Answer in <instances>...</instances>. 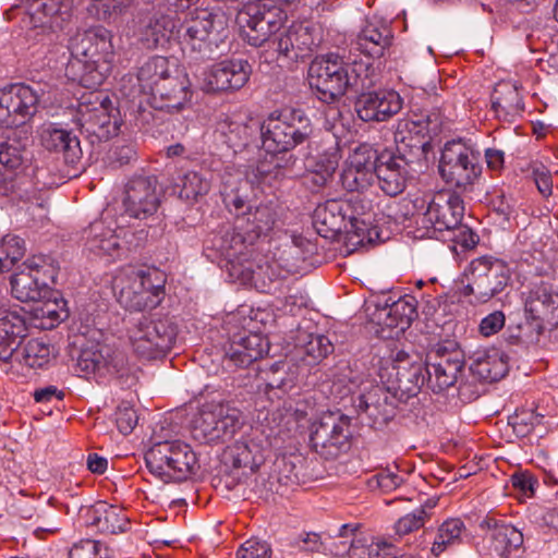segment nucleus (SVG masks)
<instances>
[{"instance_id":"c9c22d12","label":"nucleus","mask_w":558,"mask_h":558,"mask_svg":"<svg viewBox=\"0 0 558 558\" xmlns=\"http://www.w3.org/2000/svg\"><path fill=\"white\" fill-rule=\"evenodd\" d=\"M222 463L227 478H231V482L227 481L228 486L243 482L258 468L253 450L245 441H236L229 446L222 453Z\"/></svg>"},{"instance_id":"603ef678","label":"nucleus","mask_w":558,"mask_h":558,"mask_svg":"<svg viewBox=\"0 0 558 558\" xmlns=\"http://www.w3.org/2000/svg\"><path fill=\"white\" fill-rule=\"evenodd\" d=\"M464 523L460 519L446 520L438 529L432 546V553L439 556L447 547L459 544Z\"/></svg>"},{"instance_id":"864d4df0","label":"nucleus","mask_w":558,"mask_h":558,"mask_svg":"<svg viewBox=\"0 0 558 558\" xmlns=\"http://www.w3.org/2000/svg\"><path fill=\"white\" fill-rule=\"evenodd\" d=\"M543 420L544 415L535 413L532 409H520L509 416L508 423L519 437H525L537 428L539 429V436H542Z\"/></svg>"},{"instance_id":"79ce46f5","label":"nucleus","mask_w":558,"mask_h":558,"mask_svg":"<svg viewBox=\"0 0 558 558\" xmlns=\"http://www.w3.org/2000/svg\"><path fill=\"white\" fill-rule=\"evenodd\" d=\"M26 331L24 319L12 312L0 313V362L10 363Z\"/></svg>"},{"instance_id":"9b49d317","label":"nucleus","mask_w":558,"mask_h":558,"mask_svg":"<svg viewBox=\"0 0 558 558\" xmlns=\"http://www.w3.org/2000/svg\"><path fill=\"white\" fill-rule=\"evenodd\" d=\"M180 20L175 10L156 0L136 15L138 40L147 49L163 47L170 40L181 38Z\"/></svg>"},{"instance_id":"3c124183","label":"nucleus","mask_w":558,"mask_h":558,"mask_svg":"<svg viewBox=\"0 0 558 558\" xmlns=\"http://www.w3.org/2000/svg\"><path fill=\"white\" fill-rule=\"evenodd\" d=\"M87 245L96 254L112 255L119 248V240L114 231L106 228L101 221L89 226L87 231Z\"/></svg>"},{"instance_id":"0e129e2a","label":"nucleus","mask_w":558,"mask_h":558,"mask_svg":"<svg viewBox=\"0 0 558 558\" xmlns=\"http://www.w3.org/2000/svg\"><path fill=\"white\" fill-rule=\"evenodd\" d=\"M138 421V416L136 411L126 403H122L118 407L116 412V422L118 429L123 435H129L132 433L134 427L136 426Z\"/></svg>"},{"instance_id":"20e7f679","label":"nucleus","mask_w":558,"mask_h":558,"mask_svg":"<svg viewBox=\"0 0 558 558\" xmlns=\"http://www.w3.org/2000/svg\"><path fill=\"white\" fill-rule=\"evenodd\" d=\"M265 153H289L313 133L311 119L301 109L271 112L258 128Z\"/></svg>"},{"instance_id":"13d9d810","label":"nucleus","mask_w":558,"mask_h":558,"mask_svg":"<svg viewBox=\"0 0 558 558\" xmlns=\"http://www.w3.org/2000/svg\"><path fill=\"white\" fill-rule=\"evenodd\" d=\"M278 278L279 274L277 265L275 263H270L265 256L260 255L251 286L260 292L269 293Z\"/></svg>"},{"instance_id":"09e8293b","label":"nucleus","mask_w":558,"mask_h":558,"mask_svg":"<svg viewBox=\"0 0 558 558\" xmlns=\"http://www.w3.org/2000/svg\"><path fill=\"white\" fill-rule=\"evenodd\" d=\"M472 374L480 380L497 381L501 379L508 371L506 361L497 351L490 353H478L470 366Z\"/></svg>"},{"instance_id":"a19ab883","label":"nucleus","mask_w":558,"mask_h":558,"mask_svg":"<svg viewBox=\"0 0 558 558\" xmlns=\"http://www.w3.org/2000/svg\"><path fill=\"white\" fill-rule=\"evenodd\" d=\"M257 128L250 123L234 119L228 114H221L216 124V134L234 153L244 149L256 133Z\"/></svg>"},{"instance_id":"5fc2aeb1","label":"nucleus","mask_w":558,"mask_h":558,"mask_svg":"<svg viewBox=\"0 0 558 558\" xmlns=\"http://www.w3.org/2000/svg\"><path fill=\"white\" fill-rule=\"evenodd\" d=\"M25 242L16 235H5L0 241V274L9 271L25 255Z\"/></svg>"},{"instance_id":"338daca9","label":"nucleus","mask_w":558,"mask_h":558,"mask_svg":"<svg viewBox=\"0 0 558 558\" xmlns=\"http://www.w3.org/2000/svg\"><path fill=\"white\" fill-rule=\"evenodd\" d=\"M425 523L424 520V510H414L412 513H409L402 518H400L395 527L396 532L399 535H407L415 530L422 527Z\"/></svg>"},{"instance_id":"dca6fc26","label":"nucleus","mask_w":558,"mask_h":558,"mask_svg":"<svg viewBox=\"0 0 558 558\" xmlns=\"http://www.w3.org/2000/svg\"><path fill=\"white\" fill-rule=\"evenodd\" d=\"M242 425L239 410L223 403H206L194 421V437L205 442L231 438Z\"/></svg>"},{"instance_id":"e2e57ef3","label":"nucleus","mask_w":558,"mask_h":558,"mask_svg":"<svg viewBox=\"0 0 558 558\" xmlns=\"http://www.w3.org/2000/svg\"><path fill=\"white\" fill-rule=\"evenodd\" d=\"M254 4L260 8V15L270 24L272 29L280 32L283 22L287 19L286 12L278 4L269 3L265 0H255Z\"/></svg>"},{"instance_id":"7c9ffc66","label":"nucleus","mask_w":558,"mask_h":558,"mask_svg":"<svg viewBox=\"0 0 558 558\" xmlns=\"http://www.w3.org/2000/svg\"><path fill=\"white\" fill-rule=\"evenodd\" d=\"M442 351H446V349L439 348L437 350L439 361L426 363V387L435 393L453 386L464 366L459 351H452L449 354Z\"/></svg>"},{"instance_id":"6ab92c4d","label":"nucleus","mask_w":558,"mask_h":558,"mask_svg":"<svg viewBox=\"0 0 558 558\" xmlns=\"http://www.w3.org/2000/svg\"><path fill=\"white\" fill-rule=\"evenodd\" d=\"M399 397L388 386L375 385L362 392L355 408L362 423L374 429H383L397 414Z\"/></svg>"},{"instance_id":"f8f14e48","label":"nucleus","mask_w":558,"mask_h":558,"mask_svg":"<svg viewBox=\"0 0 558 558\" xmlns=\"http://www.w3.org/2000/svg\"><path fill=\"white\" fill-rule=\"evenodd\" d=\"M379 377L383 384L405 402L415 397L427 381L426 363L416 353L400 350L391 362V371L380 368Z\"/></svg>"},{"instance_id":"4c0bfd02","label":"nucleus","mask_w":558,"mask_h":558,"mask_svg":"<svg viewBox=\"0 0 558 558\" xmlns=\"http://www.w3.org/2000/svg\"><path fill=\"white\" fill-rule=\"evenodd\" d=\"M155 108L159 110H180L191 99L189 82L182 75H168L150 94Z\"/></svg>"},{"instance_id":"37998d69","label":"nucleus","mask_w":558,"mask_h":558,"mask_svg":"<svg viewBox=\"0 0 558 558\" xmlns=\"http://www.w3.org/2000/svg\"><path fill=\"white\" fill-rule=\"evenodd\" d=\"M417 317L416 300L414 296L405 295L392 304H386L378 310V319L389 328H398L402 331L408 329Z\"/></svg>"},{"instance_id":"f257e3e1","label":"nucleus","mask_w":558,"mask_h":558,"mask_svg":"<svg viewBox=\"0 0 558 558\" xmlns=\"http://www.w3.org/2000/svg\"><path fill=\"white\" fill-rule=\"evenodd\" d=\"M111 39L110 32L101 26L72 36L65 76L85 88H98L112 70L114 51Z\"/></svg>"},{"instance_id":"f03ea898","label":"nucleus","mask_w":558,"mask_h":558,"mask_svg":"<svg viewBox=\"0 0 558 558\" xmlns=\"http://www.w3.org/2000/svg\"><path fill=\"white\" fill-rule=\"evenodd\" d=\"M369 61H347L336 53L315 58L308 68V84L318 98L327 104L340 99L345 93H359L373 86Z\"/></svg>"},{"instance_id":"f704fd0d","label":"nucleus","mask_w":558,"mask_h":558,"mask_svg":"<svg viewBox=\"0 0 558 558\" xmlns=\"http://www.w3.org/2000/svg\"><path fill=\"white\" fill-rule=\"evenodd\" d=\"M343 206V217L347 220V233L350 240L357 238V243L371 240L373 226V216L371 213L372 204L361 195L352 196L348 199H341Z\"/></svg>"},{"instance_id":"69168bd1","label":"nucleus","mask_w":558,"mask_h":558,"mask_svg":"<svg viewBox=\"0 0 558 558\" xmlns=\"http://www.w3.org/2000/svg\"><path fill=\"white\" fill-rule=\"evenodd\" d=\"M409 124L412 125L413 130H422V134H425L430 138L432 134L436 135L441 130V118L436 112H429L417 120L411 121Z\"/></svg>"},{"instance_id":"f3484780","label":"nucleus","mask_w":558,"mask_h":558,"mask_svg":"<svg viewBox=\"0 0 558 558\" xmlns=\"http://www.w3.org/2000/svg\"><path fill=\"white\" fill-rule=\"evenodd\" d=\"M323 41V25L312 21L293 23L274 39L278 54L292 61L311 57Z\"/></svg>"},{"instance_id":"0eeeda50","label":"nucleus","mask_w":558,"mask_h":558,"mask_svg":"<svg viewBox=\"0 0 558 558\" xmlns=\"http://www.w3.org/2000/svg\"><path fill=\"white\" fill-rule=\"evenodd\" d=\"M149 472L163 483L180 482L198 469L196 453L181 440L154 444L145 453Z\"/></svg>"},{"instance_id":"cd10ccee","label":"nucleus","mask_w":558,"mask_h":558,"mask_svg":"<svg viewBox=\"0 0 558 558\" xmlns=\"http://www.w3.org/2000/svg\"><path fill=\"white\" fill-rule=\"evenodd\" d=\"M480 527L485 531L484 542L489 543L490 556L507 557L523 544V534L502 520L487 515Z\"/></svg>"},{"instance_id":"2f4dec72","label":"nucleus","mask_w":558,"mask_h":558,"mask_svg":"<svg viewBox=\"0 0 558 558\" xmlns=\"http://www.w3.org/2000/svg\"><path fill=\"white\" fill-rule=\"evenodd\" d=\"M260 8L250 1L236 14V23L243 29L250 45L259 47L267 44L276 50L274 39L280 36L279 31L272 29L269 23L260 15Z\"/></svg>"},{"instance_id":"774afa93","label":"nucleus","mask_w":558,"mask_h":558,"mask_svg":"<svg viewBox=\"0 0 558 558\" xmlns=\"http://www.w3.org/2000/svg\"><path fill=\"white\" fill-rule=\"evenodd\" d=\"M100 542L84 539L75 544L69 553L70 558H107L100 554Z\"/></svg>"},{"instance_id":"c85d7f7f","label":"nucleus","mask_w":558,"mask_h":558,"mask_svg":"<svg viewBox=\"0 0 558 558\" xmlns=\"http://www.w3.org/2000/svg\"><path fill=\"white\" fill-rule=\"evenodd\" d=\"M33 27L62 28L73 12V0H25Z\"/></svg>"},{"instance_id":"423d86ee","label":"nucleus","mask_w":558,"mask_h":558,"mask_svg":"<svg viewBox=\"0 0 558 558\" xmlns=\"http://www.w3.org/2000/svg\"><path fill=\"white\" fill-rule=\"evenodd\" d=\"M166 278L158 269H132L114 279L117 301L129 311L157 306L165 294Z\"/></svg>"},{"instance_id":"5701e85b","label":"nucleus","mask_w":558,"mask_h":558,"mask_svg":"<svg viewBox=\"0 0 558 558\" xmlns=\"http://www.w3.org/2000/svg\"><path fill=\"white\" fill-rule=\"evenodd\" d=\"M276 219L277 213L271 204H259L235 218L234 226L221 233L233 238L238 235L242 242L254 245L272 229Z\"/></svg>"},{"instance_id":"680f3d73","label":"nucleus","mask_w":558,"mask_h":558,"mask_svg":"<svg viewBox=\"0 0 558 558\" xmlns=\"http://www.w3.org/2000/svg\"><path fill=\"white\" fill-rule=\"evenodd\" d=\"M238 558H270V545L257 537H252L241 545L236 551Z\"/></svg>"},{"instance_id":"c03bdc74","label":"nucleus","mask_w":558,"mask_h":558,"mask_svg":"<svg viewBox=\"0 0 558 558\" xmlns=\"http://www.w3.org/2000/svg\"><path fill=\"white\" fill-rule=\"evenodd\" d=\"M52 350L48 343L40 339L21 341L10 363L26 368H43L50 363Z\"/></svg>"},{"instance_id":"1a4fd4ad","label":"nucleus","mask_w":558,"mask_h":558,"mask_svg":"<svg viewBox=\"0 0 558 558\" xmlns=\"http://www.w3.org/2000/svg\"><path fill=\"white\" fill-rule=\"evenodd\" d=\"M438 172L446 184L458 193L473 190L482 173L475 153L462 141H449L440 153Z\"/></svg>"},{"instance_id":"6e6d98bb","label":"nucleus","mask_w":558,"mask_h":558,"mask_svg":"<svg viewBox=\"0 0 558 558\" xmlns=\"http://www.w3.org/2000/svg\"><path fill=\"white\" fill-rule=\"evenodd\" d=\"M308 340L302 345V359L308 364H317L333 351V344L324 335H307Z\"/></svg>"},{"instance_id":"39448f33","label":"nucleus","mask_w":558,"mask_h":558,"mask_svg":"<svg viewBox=\"0 0 558 558\" xmlns=\"http://www.w3.org/2000/svg\"><path fill=\"white\" fill-rule=\"evenodd\" d=\"M74 122L90 142H106L118 135L121 120L110 96L97 88L77 99Z\"/></svg>"},{"instance_id":"2eb2a0df","label":"nucleus","mask_w":558,"mask_h":558,"mask_svg":"<svg viewBox=\"0 0 558 558\" xmlns=\"http://www.w3.org/2000/svg\"><path fill=\"white\" fill-rule=\"evenodd\" d=\"M44 90L27 84H12L0 89V125L14 128L26 124L38 112Z\"/></svg>"},{"instance_id":"72a5a7b5","label":"nucleus","mask_w":558,"mask_h":558,"mask_svg":"<svg viewBox=\"0 0 558 558\" xmlns=\"http://www.w3.org/2000/svg\"><path fill=\"white\" fill-rule=\"evenodd\" d=\"M269 349L268 341L259 333L235 335L226 350V362L236 367H247L263 357Z\"/></svg>"},{"instance_id":"8fccbe9b","label":"nucleus","mask_w":558,"mask_h":558,"mask_svg":"<svg viewBox=\"0 0 558 558\" xmlns=\"http://www.w3.org/2000/svg\"><path fill=\"white\" fill-rule=\"evenodd\" d=\"M168 75H170L169 60L161 56L149 58L137 71L140 86L144 93L149 95Z\"/></svg>"},{"instance_id":"9d476101","label":"nucleus","mask_w":558,"mask_h":558,"mask_svg":"<svg viewBox=\"0 0 558 558\" xmlns=\"http://www.w3.org/2000/svg\"><path fill=\"white\" fill-rule=\"evenodd\" d=\"M134 351L145 359H156L175 342L178 326L170 317L143 315L128 330Z\"/></svg>"},{"instance_id":"4be33fe9","label":"nucleus","mask_w":558,"mask_h":558,"mask_svg":"<svg viewBox=\"0 0 558 558\" xmlns=\"http://www.w3.org/2000/svg\"><path fill=\"white\" fill-rule=\"evenodd\" d=\"M378 153L371 145L356 147L341 172V184L349 192L362 193L374 182Z\"/></svg>"},{"instance_id":"a211bd4d","label":"nucleus","mask_w":558,"mask_h":558,"mask_svg":"<svg viewBox=\"0 0 558 558\" xmlns=\"http://www.w3.org/2000/svg\"><path fill=\"white\" fill-rule=\"evenodd\" d=\"M162 191L154 174L136 173L124 186L123 207L131 218L146 219L155 215L161 203Z\"/></svg>"},{"instance_id":"6e6552de","label":"nucleus","mask_w":558,"mask_h":558,"mask_svg":"<svg viewBox=\"0 0 558 558\" xmlns=\"http://www.w3.org/2000/svg\"><path fill=\"white\" fill-rule=\"evenodd\" d=\"M466 284L463 295H471L474 301L485 304L502 293L511 281L508 263L493 255H484L471 260L464 270Z\"/></svg>"},{"instance_id":"412c9836","label":"nucleus","mask_w":558,"mask_h":558,"mask_svg":"<svg viewBox=\"0 0 558 558\" xmlns=\"http://www.w3.org/2000/svg\"><path fill=\"white\" fill-rule=\"evenodd\" d=\"M524 295V312L534 320L541 333L546 328L558 326V291L546 281L533 282Z\"/></svg>"},{"instance_id":"4468645a","label":"nucleus","mask_w":558,"mask_h":558,"mask_svg":"<svg viewBox=\"0 0 558 558\" xmlns=\"http://www.w3.org/2000/svg\"><path fill=\"white\" fill-rule=\"evenodd\" d=\"M213 246L220 253L222 259L220 267L228 274L232 282L251 284L260 254L256 253L254 245L242 242L226 234L215 235Z\"/></svg>"},{"instance_id":"bb28decb","label":"nucleus","mask_w":558,"mask_h":558,"mask_svg":"<svg viewBox=\"0 0 558 558\" xmlns=\"http://www.w3.org/2000/svg\"><path fill=\"white\" fill-rule=\"evenodd\" d=\"M78 519L87 526L101 533L117 534L128 530L130 520L124 510L106 501H97L93 506H82Z\"/></svg>"},{"instance_id":"e433bc0d","label":"nucleus","mask_w":558,"mask_h":558,"mask_svg":"<svg viewBox=\"0 0 558 558\" xmlns=\"http://www.w3.org/2000/svg\"><path fill=\"white\" fill-rule=\"evenodd\" d=\"M375 177L380 190L388 196H397L405 189L408 166L396 159L391 151L378 154Z\"/></svg>"},{"instance_id":"bf43d9fd","label":"nucleus","mask_w":558,"mask_h":558,"mask_svg":"<svg viewBox=\"0 0 558 558\" xmlns=\"http://www.w3.org/2000/svg\"><path fill=\"white\" fill-rule=\"evenodd\" d=\"M248 187V182H240L236 186L228 190V186L221 192L226 207L238 218L245 215L251 209L247 203V195L244 193Z\"/></svg>"},{"instance_id":"a878e982","label":"nucleus","mask_w":558,"mask_h":558,"mask_svg":"<svg viewBox=\"0 0 558 558\" xmlns=\"http://www.w3.org/2000/svg\"><path fill=\"white\" fill-rule=\"evenodd\" d=\"M355 101L357 117L365 122H383L397 114L403 105L400 95L390 89L360 92Z\"/></svg>"},{"instance_id":"aec40b11","label":"nucleus","mask_w":558,"mask_h":558,"mask_svg":"<svg viewBox=\"0 0 558 558\" xmlns=\"http://www.w3.org/2000/svg\"><path fill=\"white\" fill-rule=\"evenodd\" d=\"M22 269L11 278L12 293L22 302H36L48 294L52 270L40 256L22 264Z\"/></svg>"},{"instance_id":"a18cd8bd","label":"nucleus","mask_w":558,"mask_h":558,"mask_svg":"<svg viewBox=\"0 0 558 558\" xmlns=\"http://www.w3.org/2000/svg\"><path fill=\"white\" fill-rule=\"evenodd\" d=\"M391 31L381 25L380 27L368 23L357 35L356 49L369 58H381L392 43Z\"/></svg>"},{"instance_id":"473e14b6","label":"nucleus","mask_w":558,"mask_h":558,"mask_svg":"<svg viewBox=\"0 0 558 558\" xmlns=\"http://www.w3.org/2000/svg\"><path fill=\"white\" fill-rule=\"evenodd\" d=\"M407 130L401 129L399 124L395 133L396 153H392L396 159L405 166L421 162L427 158L432 150V144L428 136L422 134V130H413L405 122Z\"/></svg>"},{"instance_id":"de8ad7c7","label":"nucleus","mask_w":558,"mask_h":558,"mask_svg":"<svg viewBox=\"0 0 558 558\" xmlns=\"http://www.w3.org/2000/svg\"><path fill=\"white\" fill-rule=\"evenodd\" d=\"M492 107L499 118L519 114L523 110V101L517 86L509 82L498 83L492 94Z\"/></svg>"},{"instance_id":"58836bf2","label":"nucleus","mask_w":558,"mask_h":558,"mask_svg":"<svg viewBox=\"0 0 558 558\" xmlns=\"http://www.w3.org/2000/svg\"><path fill=\"white\" fill-rule=\"evenodd\" d=\"M40 142L47 150L61 153L65 163L76 165L82 158L83 151L77 136L54 124L43 125Z\"/></svg>"},{"instance_id":"b1692460","label":"nucleus","mask_w":558,"mask_h":558,"mask_svg":"<svg viewBox=\"0 0 558 558\" xmlns=\"http://www.w3.org/2000/svg\"><path fill=\"white\" fill-rule=\"evenodd\" d=\"M463 216L464 204L456 191L448 196L444 194L434 196L424 213L422 223L434 231H450L461 227Z\"/></svg>"},{"instance_id":"c756f323","label":"nucleus","mask_w":558,"mask_h":558,"mask_svg":"<svg viewBox=\"0 0 558 558\" xmlns=\"http://www.w3.org/2000/svg\"><path fill=\"white\" fill-rule=\"evenodd\" d=\"M123 363L122 353L116 352L107 344L96 342L81 349L76 367L83 373V376H88L102 371L119 373Z\"/></svg>"},{"instance_id":"49530a36","label":"nucleus","mask_w":558,"mask_h":558,"mask_svg":"<svg viewBox=\"0 0 558 558\" xmlns=\"http://www.w3.org/2000/svg\"><path fill=\"white\" fill-rule=\"evenodd\" d=\"M28 144L29 137H22L16 132L5 137L0 136V163L10 170L21 167L31 159Z\"/></svg>"},{"instance_id":"4d7b16f0","label":"nucleus","mask_w":558,"mask_h":558,"mask_svg":"<svg viewBox=\"0 0 558 558\" xmlns=\"http://www.w3.org/2000/svg\"><path fill=\"white\" fill-rule=\"evenodd\" d=\"M287 362L279 361L271 365L266 373V386L269 389H281L288 391L295 386V374Z\"/></svg>"},{"instance_id":"ea45409f","label":"nucleus","mask_w":558,"mask_h":558,"mask_svg":"<svg viewBox=\"0 0 558 558\" xmlns=\"http://www.w3.org/2000/svg\"><path fill=\"white\" fill-rule=\"evenodd\" d=\"M341 199H328L314 210V226L323 238H333L347 232V220L343 217Z\"/></svg>"},{"instance_id":"052dcab7","label":"nucleus","mask_w":558,"mask_h":558,"mask_svg":"<svg viewBox=\"0 0 558 558\" xmlns=\"http://www.w3.org/2000/svg\"><path fill=\"white\" fill-rule=\"evenodd\" d=\"M209 191V183L199 173L190 171L181 179V189L179 197L186 202H194L198 196L205 195Z\"/></svg>"},{"instance_id":"ddd939ff","label":"nucleus","mask_w":558,"mask_h":558,"mask_svg":"<svg viewBox=\"0 0 558 558\" xmlns=\"http://www.w3.org/2000/svg\"><path fill=\"white\" fill-rule=\"evenodd\" d=\"M351 420L343 414L324 413L311 427V446L326 460L347 452L351 447Z\"/></svg>"},{"instance_id":"7ed1b4c3","label":"nucleus","mask_w":558,"mask_h":558,"mask_svg":"<svg viewBox=\"0 0 558 558\" xmlns=\"http://www.w3.org/2000/svg\"><path fill=\"white\" fill-rule=\"evenodd\" d=\"M180 28L179 39L196 54V59H217L230 50V29L223 13L197 11L180 22Z\"/></svg>"},{"instance_id":"393cba45","label":"nucleus","mask_w":558,"mask_h":558,"mask_svg":"<svg viewBox=\"0 0 558 558\" xmlns=\"http://www.w3.org/2000/svg\"><path fill=\"white\" fill-rule=\"evenodd\" d=\"M252 74V66L244 59L223 60L214 64L204 76L207 92H232L242 88Z\"/></svg>"}]
</instances>
